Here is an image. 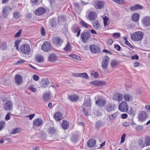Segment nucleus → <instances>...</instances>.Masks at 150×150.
<instances>
[{
    "label": "nucleus",
    "mask_w": 150,
    "mask_h": 150,
    "mask_svg": "<svg viewBox=\"0 0 150 150\" xmlns=\"http://www.w3.org/2000/svg\"><path fill=\"white\" fill-rule=\"evenodd\" d=\"M147 116L146 112L144 111H141L138 114V119L140 121H144L146 119Z\"/></svg>",
    "instance_id": "obj_5"
},
{
    "label": "nucleus",
    "mask_w": 150,
    "mask_h": 150,
    "mask_svg": "<svg viewBox=\"0 0 150 150\" xmlns=\"http://www.w3.org/2000/svg\"><path fill=\"white\" fill-rule=\"evenodd\" d=\"M26 61L23 60H21L19 61H18L16 63V64L17 65L20 64H22L23 63L25 62Z\"/></svg>",
    "instance_id": "obj_64"
},
{
    "label": "nucleus",
    "mask_w": 150,
    "mask_h": 150,
    "mask_svg": "<svg viewBox=\"0 0 150 150\" xmlns=\"http://www.w3.org/2000/svg\"><path fill=\"white\" fill-rule=\"evenodd\" d=\"M139 15L137 13H134L132 17V19L134 21H137L139 19Z\"/></svg>",
    "instance_id": "obj_33"
},
{
    "label": "nucleus",
    "mask_w": 150,
    "mask_h": 150,
    "mask_svg": "<svg viewBox=\"0 0 150 150\" xmlns=\"http://www.w3.org/2000/svg\"><path fill=\"white\" fill-rule=\"evenodd\" d=\"M13 104L11 100H7L5 102L4 105V108L7 111H9L12 109Z\"/></svg>",
    "instance_id": "obj_10"
},
{
    "label": "nucleus",
    "mask_w": 150,
    "mask_h": 150,
    "mask_svg": "<svg viewBox=\"0 0 150 150\" xmlns=\"http://www.w3.org/2000/svg\"><path fill=\"white\" fill-rule=\"evenodd\" d=\"M20 132L19 128H16L13 130L12 132H11V134H16Z\"/></svg>",
    "instance_id": "obj_49"
},
{
    "label": "nucleus",
    "mask_w": 150,
    "mask_h": 150,
    "mask_svg": "<svg viewBox=\"0 0 150 150\" xmlns=\"http://www.w3.org/2000/svg\"><path fill=\"white\" fill-rule=\"evenodd\" d=\"M118 113L117 112L115 113L112 114L111 116L110 115L108 116V118L110 121L111 120H112L115 119Z\"/></svg>",
    "instance_id": "obj_35"
},
{
    "label": "nucleus",
    "mask_w": 150,
    "mask_h": 150,
    "mask_svg": "<svg viewBox=\"0 0 150 150\" xmlns=\"http://www.w3.org/2000/svg\"><path fill=\"white\" fill-rule=\"evenodd\" d=\"M57 58V56L56 54H51L48 57V60L51 62H54L56 60Z\"/></svg>",
    "instance_id": "obj_23"
},
{
    "label": "nucleus",
    "mask_w": 150,
    "mask_h": 150,
    "mask_svg": "<svg viewBox=\"0 0 150 150\" xmlns=\"http://www.w3.org/2000/svg\"><path fill=\"white\" fill-rule=\"evenodd\" d=\"M110 60V58L108 56H105L104 57L102 63V66L103 69H105L107 68Z\"/></svg>",
    "instance_id": "obj_8"
},
{
    "label": "nucleus",
    "mask_w": 150,
    "mask_h": 150,
    "mask_svg": "<svg viewBox=\"0 0 150 150\" xmlns=\"http://www.w3.org/2000/svg\"><path fill=\"white\" fill-rule=\"evenodd\" d=\"M47 131L49 134L52 135L55 133L56 129L54 127H50L48 129Z\"/></svg>",
    "instance_id": "obj_28"
},
{
    "label": "nucleus",
    "mask_w": 150,
    "mask_h": 150,
    "mask_svg": "<svg viewBox=\"0 0 150 150\" xmlns=\"http://www.w3.org/2000/svg\"><path fill=\"white\" fill-rule=\"evenodd\" d=\"M123 97H124L125 100L127 101L132 100V96L127 94H125Z\"/></svg>",
    "instance_id": "obj_29"
},
{
    "label": "nucleus",
    "mask_w": 150,
    "mask_h": 150,
    "mask_svg": "<svg viewBox=\"0 0 150 150\" xmlns=\"http://www.w3.org/2000/svg\"><path fill=\"white\" fill-rule=\"evenodd\" d=\"M15 83L18 85H21L22 83L23 80L22 76L18 74L16 75L15 78Z\"/></svg>",
    "instance_id": "obj_17"
},
{
    "label": "nucleus",
    "mask_w": 150,
    "mask_h": 150,
    "mask_svg": "<svg viewBox=\"0 0 150 150\" xmlns=\"http://www.w3.org/2000/svg\"><path fill=\"white\" fill-rule=\"evenodd\" d=\"M79 97L78 96L75 95H69L68 98L71 101H77L79 99Z\"/></svg>",
    "instance_id": "obj_24"
},
{
    "label": "nucleus",
    "mask_w": 150,
    "mask_h": 150,
    "mask_svg": "<svg viewBox=\"0 0 150 150\" xmlns=\"http://www.w3.org/2000/svg\"><path fill=\"white\" fill-rule=\"evenodd\" d=\"M81 108L84 115L86 116H88V114L87 112L86 111V108L83 107V106H81Z\"/></svg>",
    "instance_id": "obj_48"
},
{
    "label": "nucleus",
    "mask_w": 150,
    "mask_h": 150,
    "mask_svg": "<svg viewBox=\"0 0 150 150\" xmlns=\"http://www.w3.org/2000/svg\"><path fill=\"white\" fill-rule=\"evenodd\" d=\"M128 105L125 101H123L121 102L119 105V109L122 112H125L128 110Z\"/></svg>",
    "instance_id": "obj_6"
},
{
    "label": "nucleus",
    "mask_w": 150,
    "mask_h": 150,
    "mask_svg": "<svg viewBox=\"0 0 150 150\" xmlns=\"http://www.w3.org/2000/svg\"><path fill=\"white\" fill-rule=\"evenodd\" d=\"M94 6L96 9H100L103 7V3L101 1H97L95 2Z\"/></svg>",
    "instance_id": "obj_22"
},
{
    "label": "nucleus",
    "mask_w": 150,
    "mask_h": 150,
    "mask_svg": "<svg viewBox=\"0 0 150 150\" xmlns=\"http://www.w3.org/2000/svg\"><path fill=\"white\" fill-rule=\"evenodd\" d=\"M41 49L45 52H48L51 49L50 44L48 42H45L42 45Z\"/></svg>",
    "instance_id": "obj_15"
},
{
    "label": "nucleus",
    "mask_w": 150,
    "mask_h": 150,
    "mask_svg": "<svg viewBox=\"0 0 150 150\" xmlns=\"http://www.w3.org/2000/svg\"><path fill=\"white\" fill-rule=\"evenodd\" d=\"M36 59L37 62L40 63L42 62L44 60L43 57L41 56H37Z\"/></svg>",
    "instance_id": "obj_40"
},
{
    "label": "nucleus",
    "mask_w": 150,
    "mask_h": 150,
    "mask_svg": "<svg viewBox=\"0 0 150 150\" xmlns=\"http://www.w3.org/2000/svg\"><path fill=\"white\" fill-rule=\"evenodd\" d=\"M62 126L64 129H67L69 127L68 122L66 120H63L62 121Z\"/></svg>",
    "instance_id": "obj_34"
},
{
    "label": "nucleus",
    "mask_w": 150,
    "mask_h": 150,
    "mask_svg": "<svg viewBox=\"0 0 150 150\" xmlns=\"http://www.w3.org/2000/svg\"><path fill=\"white\" fill-rule=\"evenodd\" d=\"M126 137V134H123L121 138V141L120 142L121 143H122L124 142L125 141V139Z\"/></svg>",
    "instance_id": "obj_56"
},
{
    "label": "nucleus",
    "mask_w": 150,
    "mask_h": 150,
    "mask_svg": "<svg viewBox=\"0 0 150 150\" xmlns=\"http://www.w3.org/2000/svg\"><path fill=\"white\" fill-rule=\"evenodd\" d=\"M128 113L132 117L134 116L135 114V112L133 111L132 108H130V110L128 112Z\"/></svg>",
    "instance_id": "obj_51"
},
{
    "label": "nucleus",
    "mask_w": 150,
    "mask_h": 150,
    "mask_svg": "<svg viewBox=\"0 0 150 150\" xmlns=\"http://www.w3.org/2000/svg\"><path fill=\"white\" fill-rule=\"evenodd\" d=\"M93 26L96 29H98L100 26L99 22L98 21H96L93 23Z\"/></svg>",
    "instance_id": "obj_39"
},
{
    "label": "nucleus",
    "mask_w": 150,
    "mask_h": 150,
    "mask_svg": "<svg viewBox=\"0 0 150 150\" xmlns=\"http://www.w3.org/2000/svg\"><path fill=\"white\" fill-rule=\"evenodd\" d=\"M96 141L95 140L93 139H91L89 140L87 142V145L89 147H92L96 144Z\"/></svg>",
    "instance_id": "obj_27"
},
{
    "label": "nucleus",
    "mask_w": 150,
    "mask_h": 150,
    "mask_svg": "<svg viewBox=\"0 0 150 150\" xmlns=\"http://www.w3.org/2000/svg\"><path fill=\"white\" fill-rule=\"evenodd\" d=\"M20 50L22 53L26 54H28L30 52V47L27 44L23 45L20 47Z\"/></svg>",
    "instance_id": "obj_2"
},
{
    "label": "nucleus",
    "mask_w": 150,
    "mask_h": 150,
    "mask_svg": "<svg viewBox=\"0 0 150 150\" xmlns=\"http://www.w3.org/2000/svg\"><path fill=\"white\" fill-rule=\"evenodd\" d=\"M144 142L146 146L150 145V138L148 136L145 137Z\"/></svg>",
    "instance_id": "obj_36"
},
{
    "label": "nucleus",
    "mask_w": 150,
    "mask_h": 150,
    "mask_svg": "<svg viewBox=\"0 0 150 150\" xmlns=\"http://www.w3.org/2000/svg\"><path fill=\"white\" fill-rule=\"evenodd\" d=\"M2 16L5 18L6 17L9 11H11L12 8L9 6H6L3 8Z\"/></svg>",
    "instance_id": "obj_14"
},
{
    "label": "nucleus",
    "mask_w": 150,
    "mask_h": 150,
    "mask_svg": "<svg viewBox=\"0 0 150 150\" xmlns=\"http://www.w3.org/2000/svg\"><path fill=\"white\" fill-rule=\"evenodd\" d=\"M79 77L84 78L86 79L88 78V76L87 74L85 73H79Z\"/></svg>",
    "instance_id": "obj_45"
},
{
    "label": "nucleus",
    "mask_w": 150,
    "mask_h": 150,
    "mask_svg": "<svg viewBox=\"0 0 150 150\" xmlns=\"http://www.w3.org/2000/svg\"><path fill=\"white\" fill-rule=\"evenodd\" d=\"M91 99L90 98V96L88 95H85L84 98V102L83 105L82 106H83V107L85 108V106L87 107H91Z\"/></svg>",
    "instance_id": "obj_7"
},
{
    "label": "nucleus",
    "mask_w": 150,
    "mask_h": 150,
    "mask_svg": "<svg viewBox=\"0 0 150 150\" xmlns=\"http://www.w3.org/2000/svg\"><path fill=\"white\" fill-rule=\"evenodd\" d=\"M125 45H127L129 47L131 48H133V47L131 45V44L127 41H125Z\"/></svg>",
    "instance_id": "obj_63"
},
{
    "label": "nucleus",
    "mask_w": 150,
    "mask_h": 150,
    "mask_svg": "<svg viewBox=\"0 0 150 150\" xmlns=\"http://www.w3.org/2000/svg\"><path fill=\"white\" fill-rule=\"evenodd\" d=\"M43 123L42 120L40 118H37L34 120L33 122V127H39Z\"/></svg>",
    "instance_id": "obj_16"
},
{
    "label": "nucleus",
    "mask_w": 150,
    "mask_h": 150,
    "mask_svg": "<svg viewBox=\"0 0 150 150\" xmlns=\"http://www.w3.org/2000/svg\"><path fill=\"white\" fill-rule=\"evenodd\" d=\"M28 88L30 91L33 92H35L37 90L36 89L34 88L33 86L32 85L29 86Z\"/></svg>",
    "instance_id": "obj_52"
},
{
    "label": "nucleus",
    "mask_w": 150,
    "mask_h": 150,
    "mask_svg": "<svg viewBox=\"0 0 150 150\" xmlns=\"http://www.w3.org/2000/svg\"><path fill=\"white\" fill-rule=\"evenodd\" d=\"M117 64V62L114 60H112L111 61L110 65L112 67H115Z\"/></svg>",
    "instance_id": "obj_50"
},
{
    "label": "nucleus",
    "mask_w": 150,
    "mask_h": 150,
    "mask_svg": "<svg viewBox=\"0 0 150 150\" xmlns=\"http://www.w3.org/2000/svg\"><path fill=\"white\" fill-rule=\"evenodd\" d=\"M62 115L59 112L55 113L53 116L54 118L57 120H60L62 117Z\"/></svg>",
    "instance_id": "obj_32"
},
{
    "label": "nucleus",
    "mask_w": 150,
    "mask_h": 150,
    "mask_svg": "<svg viewBox=\"0 0 150 150\" xmlns=\"http://www.w3.org/2000/svg\"><path fill=\"white\" fill-rule=\"evenodd\" d=\"M91 34L88 32H83L81 34V38L82 41L84 43H86L88 40L90 38Z\"/></svg>",
    "instance_id": "obj_3"
},
{
    "label": "nucleus",
    "mask_w": 150,
    "mask_h": 150,
    "mask_svg": "<svg viewBox=\"0 0 150 150\" xmlns=\"http://www.w3.org/2000/svg\"><path fill=\"white\" fill-rule=\"evenodd\" d=\"M144 33L141 31L135 32L132 34L131 36V39L133 41H139L143 38Z\"/></svg>",
    "instance_id": "obj_1"
},
{
    "label": "nucleus",
    "mask_w": 150,
    "mask_h": 150,
    "mask_svg": "<svg viewBox=\"0 0 150 150\" xmlns=\"http://www.w3.org/2000/svg\"><path fill=\"white\" fill-rule=\"evenodd\" d=\"M143 8V7L141 5L137 4L134 6L130 8V10L132 11L139 9H141Z\"/></svg>",
    "instance_id": "obj_26"
},
{
    "label": "nucleus",
    "mask_w": 150,
    "mask_h": 150,
    "mask_svg": "<svg viewBox=\"0 0 150 150\" xmlns=\"http://www.w3.org/2000/svg\"><path fill=\"white\" fill-rule=\"evenodd\" d=\"M71 47L70 43L68 42L66 45L65 47L64 48L63 50L66 52H69L71 51Z\"/></svg>",
    "instance_id": "obj_30"
},
{
    "label": "nucleus",
    "mask_w": 150,
    "mask_h": 150,
    "mask_svg": "<svg viewBox=\"0 0 150 150\" xmlns=\"http://www.w3.org/2000/svg\"><path fill=\"white\" fill-rule=\"evenodd\" d=\"M45 11V8L39 7L36 10L35 12V14L37 16H40L44 13Z\"/></svg>",
    "instance_id": "obj_18"
},
{
    "label": "nucleus",
    "mask_w": 150,
    "mask_h": 150,
    "mask_svg": "<svg viewBox=\"0 0 150 150\" xmlns=\"http://www.w3.org/2000/svg\"><path fill=\"white\" fill-rule=\"evenodd\" d=\"M20 42V40H17L15 42L14 47H16V49L17 50H19L18 46Z\"/></svg>",
    "instance_id": "obj_47"
},
{
    "label": "nucleus",
    "mask_w": 150,
    "mask_h": 150,
    "mask_svg": "<svg viewBox=\"0 0 150 150\" xmlns=\"http://www.w3.org/2000/svg\"><path fill=\"white\" fill-rule=\"evenodd\" d=\"M69 56L71 57L74 59H75L79 60L80 59L79 57L74 54H70Z\"/></svg>",
    "instance_id": "obj_42"
},
{
    "label": "nucleus",
    "mask_w": 150,
    "mask_h": 150,
    "mask_svg": "<svg viewBox=\"0 0 150 150\" xmlns=\"http://www.w3.org/2000/svg\"><path fill=\"white\" fill-rule=\"evenodd\" d=\"M123 98L122 94L118 93H116L114 94L112 96V99L118 102L121 101Z\"/></svg>",
    "instance_id": "obj_11"
},
{
    "label": "nucleus",
    "mask_w": 150,
    "mask_h": 150,
    "mask_svg": "<svg viewBox=\"0 0 150 150\" xmlns=\"http://www.w3.org/2000/svg\"><path fill=\"white\" fill-rule=\"evenodd\" d=\"M43 98L45 101L49 100L50 99V93H45L43 96Z\"/></svg>",
    "instance_id": "obj_37"
},
{
    "label": "nucleus",
    "mask_w": 150,
    "mask_h": 150,
    "mask_svg": "<svg viewBox=\"0 0 150 150\" xmlns=\"http://www.w3.org/2000/svg\"><path fill=\"white\" fill-rule=\"evenodd\" d=\"M112 36L114 38H118L120 37V34L119 33H114L112 34Z\"/></svg>",
    "instance_id": "obj_54"
},
{
    "label": "nucleus",
    "mask_w": 150,
    "mask_h": 150,
    "mask_svg": "<svg viewBox=\"0 0 150 150\" xmlns=\"http://www.w3.org/2000/svg\"><path fill=\"white\" fill-rule=\"evenodd\" d=\"M91 52L93 53L98 54L100 52V49L97 46L94 45H91L90 46Z\"/></svg>",
    "instance_id": "obj_9"
},
{
    "label": "nucleus",
    "mask_w": 150,
    "mask_h": 150,
    "mask_svg": "<svg viewBox=\"0 0 150 150\" xmlns=\"http://www.w3.org/2000/svg\"><path fill=\"white\" fill-rule=\"evenodd\" d=\"M91 75L93 76L95 78H97L98 76V74L97 72H93L91 73Z\"/></svg>",
    "instance_id": "obj_55"
},
{
    "label": "nucleus",
    "mask_w": 150,
    "mask_h": 150,
    "mask_svg": "<svg viewBox=\"0 0 150 150\" xmlns=\"http://www.w3.org/2000/svg\"><path fill=\"white\" fill-rule=\"evenodd\" d=\"M81 25L83 27L86 28H88V26L89 25L88 24L86 23L83 21L81 20L80 22Z\"/></svg>",
    "instance_id": "obj_38"
},
{
    "label": "nucleus",
    "mask_w": 150,
    "mask_h": 150,
    "mask_svg": "<svg viewBox=\"0 0 150 150\" xmlns=\"http://www.w3.org/2000/svg\"><path fill=\"white\" fill-rule=\"evenodd\" d=\"M20 13L18 11H16L13 13V16L16 19L19 18L20 17Z\"/></svg>",
    "instance_id": "obj_41"
},
{
    "label": "nucleus",
    "mask_w": 150,
    "mask_h": 150,
    "mask_svg": "<svg viewBox=\"0 0 150 150\" xmlns=\"http://www.w3.org/2000/svg\"><path fill=\"white\" fill-rule=\"evenodd\" d=\"M72 31L74 33H77L76 36L79 37L80 34L81 30L79 26L77 25H75L72 28Z\"/></svg>",
    "instance_id": "obj_19"
},
{
    "label": "nucleus",
    "mask_w": 150,
    "mask_h": 150,
    "mask_svg": "<svg viewBox=\"0 0 150 150\" xmlns=\"http://www.w3.org/2000/svg\"><path fill=\"white\" fill-rule=\"evenodd\" d=\"M41 86L42 87L45 88L47 86L49 82L47 78H45L42 80L40 82Z\"/></svg>",
    "instance_id": "obj_20"
},
{
    "label": "nucleus",
    "mask_w": 150,
    "mask_h": 150,
    "mask_svg": "<svg viewBox=\"0 0 150 150\" xmlns=\"http://www.w3.org/2000/svg\"><path fill=\"white\" fill-rule=\"evenodd\" d=\"M91 84L96 86H102L106 84L105 81H92L90 82Z\"/></svg>",
    "instance_id": "obj_13"
},
{
    "label": "nucleus",
    "mask_w": 150,
    "mask_h": 150,
    "mask_svg": "<svg viewBox=\"0 0 150 150\" xmlns=\"http://www.w3.org/2000/svg\"><path fill=\"white\" fill-rule=\"evenodd\" d=\"M130 123L128 122H125L122 123V125L125 127L129 126L130 125Z\"/></svg>",
    "instance_id": "obj_62"
},
{
    "label": "nucleus",
    "mask_w": 150,
    "mask_h": 150,
    "mask_svg": "<svg viewBox=\"0 0 150 150\" xmlns=\"http://www.w3.org/2000/svg\"><path fill=\"white\" fill-rule=\"evenodd\" d=\"M5 124V121L0 122V130H1L3 127L4 126Z\"/></svg>",
    "instance_id": "obj_59"
},
{
    "label": "nucleus",
    "mask_w": 150,
    "mask_h": 150,
    "mask_svg": "<svg viewBox=\"0 0 150 150\" xmlns=\"http://www.w3.org/2000/svg\"><path fill=\"white\" fill-rule=\"evenodd\" d=\"M114 1L117 4H122L124 1L123 0H112Z\"/></svg>",
    "instance_id": "obj_57"
},
{
    "label": "nucleus",
    "mask_w": 150,
    "mask_h": 150,
    "mask_svg": "<svg viewBox=\"0 0 150 150\" xmlns=\"http://www.w3.org/2000/svg\"><path fill=\"white\" fill-rule=\"evenodd\" d=\"M33 78L35 81H38L39 79V77L37 75L34 74L33 76Z\"/></svg>",
    "instance_id": "obj_60"
},
{
    "label": "nucleus",
    "mask_w": 150,
    "mask_h": 150,
    "mask_svg": "<svg viewBox=\"0 0 150 150\" xmlns=\"http://www.w3.org/2000/svg\"><path fill=\"white\" fill-rule=\"evenodd\" d=\"M103 125L102 122L100 121H97L96 124V127L97 128H99L102 127Z\"/></svg>",
    "instance_id": "obj_44"
},
{
    "label": "nucleus",
    "mask_w": 150,
    "mask_h": 150,
    "mask_svg": "<svg viewBox=\"0 0 150 150\" xmlns=\"http://www.w3.org/2000/svg\"><path fill=\"white\" fill-rule=\"evenodd\" d=\"M7 46L5 42H3L0 46V48L2 50H5L6 49Z\"/></svg>",
    "instance_id": "obj_43"
},
{
    "label": "nucleus",
    "mask_w": 150,
    "mask_h": 150,
    "mask_svg": "<svg viewBox=\"0 0 150 150\" xmlns=\"http://www.w3.org/2000/svg\"><path fill=\"white\" fill-rule=\"evenodd\" d=\"M52 40L53 42L57 46H60L63 41V40L62 38L58 36L53 37L52 38Z\"/></svg>",
    "instance_id": "obj_4"
},
{
    "label": "nucleus",
    "mask_w": 150,
    "mask_h": 150,
    "mask_svg": "<svg viewBox=\"0 0 150 150\" xmlns=\"http://www.w3.org/2000/svg\"><path fill=\"white\" fill-rule=\"evenodd\" d=\"M11 113L10 112H8L6 116L5 119L6 120H8L10 118V116H11Z\"/></svg>",
    "instance_id": "obj_61"
},
{
    "label": "nucleus",
    "mask_w": 150,
    "mask_h": 150,
    "mask_svg": "<svg viewBox=\"0 0 150 150\" xmlns=\"http://www.w3.org/2000/svg\"><path fill=\"white\" fill-rule=\"evenodd\" d=\"M78 139V135L76 134H74L72 137V140L75 142Z\"/></svg>",
    "instance_id": "obj_53"
},
{
    "label": "nucleus",
    "mask_w": 150,
    "mask_h": 150,
    "mask_svg": "<svg viewBox=\"0 0 150 150\" xmlns=\"http://www.w3.org/2000/svg\"><path fill=\"white\" fill-rule=\"evenodd\" d=\"M22 30H20L18 31L15 35L14 36L15 37L18 38L19 37L21 33Z\"/></svg>",
    "instance_id": "obj_58"
},
{
    "label": "nucleus",
    "mask_w": 150,
    "mask_h": 150,
    "mask_svg": "<svg viewBox=\"0 0 150 150\" xmlns=\"http://www.w3.org/2000/svg\"><path fill=\"white\" fill-rule=\"evenodd\" d=\"M116 107L115 104L109 103L108 104L106 108V110L108 112H111Z\"/></svg>",
    "instance_id": "obj_25"
},
{
    "label": "nucleus",
    "mask_w": 150,
    "mask_h": 150,
    "mask_svg": "<svg viewBox=\"0 0 150 150\" xmlns=\"http://www.w3.org/2000/svg\"><path fill=\"white\" fill-rule=\"evenodd\" d=\"M142 21L145 26H149L150 24V18L148 16L145 17L143 19Z\"/></svg>",
    "instance_id": "obj_21"
},
{
    "label": "nucleus",
    "mask_w": 150,
    "mask_h": 150,
    "mask_svg": "<svg viewBox=\"0 0 150 150\" xmlns=\"http://www.w3.org/2000/svg\"><path fill=\"white\" fill-rule=\"evenodd\" d=\"M103 19L104 26H105L108 25V22L109 21V19L107 17L105 16L103 18Z\"/></svg>",
    "instance_id": "obj_46"
},
{
    "label": "nucleus",
    "mask_w": 150,
    "mask_h": 150,
    "mask_svg": "<svg viewBox=\"0 0 150 150\" xmlns=\"http://www.w3.org/2000/svg\"><path fill=\"white\" fill-rule=\"evenodd\" d=\"M96 103L99 106H104L105 105L106 102L104 100L98 99L96 101Z\"/></svg>",
    "instance_id": "obj_31"
},
{
    "label": "nucleus",
    "mask_w": 150,
    "mask_h": 150,
    "mask_svg": "<svg viewBox=\"0 0 150 150\" xmlns=\"http://www.w3.org/2000/svg\"><path fill=\"white\" fill-rule=\"evenodd\" d=\"M97 17L96 13L94 11H92L88 13L87 18L91 21H94L96 19Z\"/></svg>",
    "instance_id": "obj_12"
}]
</instances>
